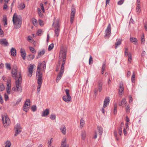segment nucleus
I'll return each mask as SVG.
<instances>
[{
    "label": "nucleus",
    "instance_id": "f3484780",
    "mask_svg": "<svg viewBox=\"0 0 147 147\" xmlns=\"http://www.w3.org/2000/svg\"><path fill=\"white\" fill-rule=\"evenodd\" d=\"M59 20L57 19L56 20V22L55 24L54 22L53 24V25L54 26L55 28H60V24L59 23Z\"/></svg>",
    "mask_w": 147,
    "mask_h": 147
},
{
    "label": "nucleus",
    "instance_id": "e433bc0d",
    "mask_svg": "<svg viewBox=\"0 0 147 147\" xmlns=\"http://www.w3.org/2000/svg\"><path fill=\"white\" fill-rule=\"evenodd\" d=\"M5 66L6 68L8 70H10L11 69V67L10 64L8 63H6Z\"/></svg>",
    "mask_w": 147,
    "mask_h": 147
},
{
    "label": "nucleus",
    "instance_id": "6e6d98bb",
    "mask_svg": "<svg viewBox=\"0 0 147 147\" xmlns=\"http://www.w3.org/2000/svg\"><path fill=\"white\" fill-rule=\"evenodd\" d=\"M93 62L92 58L91 56H90V58L89 59V64H90L92 63Z\"/></svg>",
    "mask_w": 147,
    "mask_h": 147
},
{
    "label": "nucleus",
    "instance_id": "c85d7f7f",
    "mask_svg": "<svg viewBox=\"0 0 147 147\" xmlns=\"http://www.w3.org/2000/svg\"><path fill=\"white\" fill-rule=\"evenodd\" d=\"M25 5L24 4L21 3L18 6V8L22 10L25 8Z\"/></svg>",
    "mask_w": 147,
    "mask_h": 147
},
{
    "label": "nucleus",
    "instance_id": "4be33fe9",
    "mask_svg": "<svg viewBox=\"0 0 147 147\" xmlns=\"http://www.w3.org/2000/svg\"><path fill=\"white\" fill-rule=\"evenodd\" d=\"M71 97L70 99H68V97L66 96V95L63 96V100L66 102H69L71 100Z\"/></svg>",
    "mask_w": 147,
    "mask_h": 147
},
{
    "label": "nucleus",
    "instance_id": "9b49d317",
    "mask_svg": "<svg viewBox=\"0 0 147 147\" xmlns=\"http://www.w3.org/2000/svg\"><path fill=\"white\" fill-rule=\"evenodd\" d=\"M30 102V100L29 99H26L24 105L23 109L26 112H27L28 110V108L29 107L28 106H30V104L29 103Z\"/></svg>",
    "mask_w": 147,
    "mask_h": 147
},
{
    "label": "nucleus",
    "instance_id": "cd10ccee",
    "mask_svg": "<svg viewBox=\"0 0 147 147\" xmlns=\"http://www.w3.org/2000/svg\"><path fill=\"white\" fill-rule=\"evenodd\" d=\"M65 92L66 94V96L68 97V99H70L71 96H70L69 93V90L68 89H66Z\"/></svg>",
    "mask_w": 147,
    "mask_h": 147
},
{
    "label": "nucleus",
    "instance_id": "052dcab7",
    "mask_svg": "<svg viewBox=\"0 0 147 147\" xmlns=\"http://www.w3.org/2000/svg\"><path fill=\"white\" fill-rule=\"evenodd\" d=\"M53 139L52 138H51L50 141H49L48 142V144H49V147H51V140ZM52 147H53V146H52Z\"/></svg>",
    "mask_w": 147,
    "mask_h": 147
},
{
    "label": "nucleus",
    "instance_id": "338daca9",
    "mask_svg": "<svg viewBox=\"0 0 147 147\" xmlns=\"http://www.w3.org/2000/svg\"><path fill=\"white\" fill-rule=\"evenodd\" d=\"M3 21L4 22H7V18L6 16H3Z\"/></svg>",
    "mask_w": 147,
    "mask_h": 147
},
{
    "label": "nucleus",
    "instance_id": "7c9ffc66",
    "mask_svg": "<svg viewBox=\"0 0 147 147\" xmlns=\"http://www.w3.org/2000/svg\"><path fill=\"white\" fill-rule=\"evenodd\" d=\"M21 56L22 57L23 59H25V57L26 55V53L25 51H21Z\"/></svg>",
    "mask_w": 147,
    "mask_h": 147
},
{
    "label": "nucleus",
    "instance_id": "6ab92c4d",
    "mask_svg": "<svg viewBox=\"0 0 147 147\" xmlns=\"http://www.w3.org/2000/svg\"><path fill=\"white\" fill-rule=\"evenodd\" d=\"M10 52L11 55L15 56L16 55V51L14 48L12 47L11 49Z\"/></svg>",
    "mask_w": 147,
    "mask_h": 147
},
{
    "label": "nucleus",
    "instance_id": "bb28decb",
    "mask_svg": "<svg viewBox=\"0 0 147 147\" xmlns=\"http://www.w3.org/2000/svg\"><path fill=\"white\" fill-rule=\"evenodd\" d=\"M60 28H55V36H58L59 34Z\"/></svg>",
    "mask_w": 147,
    "mask_h": 147
},
{
    "label": "nucleus",
    "instance_id": "7ed1b4c3",
    "mask_svg": "<svg viewBox=\"0 0 147 147\" xmlns=\"http://www.w3.org/2000/svg\"><path fill=\"white\" fill-rule=\"evenodd\" d=\"M12 20L16 28H18L20 27L22 24L21 20L18 17L16 13H14L13 15Z\"/></svg>",
    "mask_w": 147,
    "mask_h": 147
},
{
    "label": "nucleus",
    "instance_id": "bf43d9fd",
    "mask_svg": "<svg viewBox=\"0 0 147 147\" xmlns=\"http://www.w3.org/2000/svg\"><path fill=\"white\" fill-rule=\"evenodd\" d=\"M105 65L106 63L105 62H104L103 63L102 67V69H105Z\"/></svg>",
    "mask_w": 147,
    "mask_h": 147
},
{
    "label": "nucleus",
    "instance_id": "4d7b16f0",
    "mask_svg": "<svg viewBox=\"0 0 147 147\" xmlns=\"http://www.w3.org/2000/svg\"><path fill=\"white\" fill-rule=\"evenodd\" d=\"M9 98L8 96L6 94L4 95V99L5 101H7Z\"/></svg>",
    "mask_w": 147,
    "mask_h": 147
},
{
    "label": "nucleus",
    "instance_id": "a19ab883",
    "mask_svg": "<svg viewBox=\"0 0 147 147\" xmlns=\"http://www.w3.org/2000/svg\"><path fill=\"white\" fill-rule=\"evenodd\" d=\"M131 81L132 82H134L135 81V75L134 72L131 77Z\"/></svg>",
    "mask_w": 147,
    "mask_h": 147
},
{
    "label": "nucleus",
    "instance_id": "79ce46f5",
    "mask_svg": "<svg viewBox=\"0 0 147 147\" xmlns=\"http://www.w3.org/2000/svg\"><path fill=\"white\" fill-rule=\"evenodd\" d=\"M4 90V87L2 84H0V91H2Z\"/></svg>",
    "mask_w": 147,
    "mask_h": 147
},
{
    "label": "nucleus",
    "instance_id": "f704fd0d",
    "mask_svg": "<svg viewBox=\"0 0 147 147\" xmlns=\"http://www.w3.org/2000/svg\"><path fill=\"white\" fill-rule=\"evenodd\" d=\"M141 11L140 7V6H137L136 8V11L138 14L140 13Z\"/></svg>",
    "mask_w": 147,
    "mask_h": 147
},
{
    "label": "nucleus",
    "instance_id": "a18cd8bd",
    "mask_svg": "<svg viewBox=\"0 0 147 147\" xmlns=\"http://www.w3.org/2000/svg\"><path fill=\"white\" fill-rule=\"evenodd\" d=\"M130 108L129 105H128L126 108V112L127 113H128L129 112V110Z\"/></svg>",
    "mask_w": 147,
    "mask_h": 147
},
{
    "label": "nucleus",
    "instance_id": "39448f33",
    "mask_svg": "<svg viewBox=\"0 0 147 147\" xmlns=\"http://www.w3.org/2000/svg\"><path fill=\"white\" fill-rule=\"evenodd\" d=\"M46 64L44 61L42 63H39L38 65L37 69L36 71L37 72H40L41 69H42L43 70H45L46 69Z\"/></svg>",
    "mask_w": 147,
    "mask_h": 147
},
{
    "label": "nucleus",
    "instance_id": "c756f323",
    "mask_svg": "<svg viewBox=\"0 0 147 147\" xmlns=\"http://www.w3.org/2000/svg\"><path fill=\"white\" fill-rule=\"evenodd\" d=\"M130 40L131 42H135V44H136L137 43V39L135 38H133L132 37H130Z\"/></svg>",
    "mask_w": 147,
    "mask_h": 147
},
{
    "label": "nucleus",
    "instance_id": "3c124183",
    "mask_svg": "<svg viewBox=\"0 0 147 147\" xmlns=\"http://www.w3.org/2000/svg\"><path fill=\"white\" fill-rule=\"evenodd\" d=\"M38 22L40 26H43L44 25L43 22L40 19H39Z\"/></svg>",
    "mask_w": 147,
    "mask_h": 147
},
{
    "label": "nucleus",
    "instance_id": "e2e57ef3",
    "mask_svg": "<svg viewBox=\"0 0 147 147\" xmlns=\"http://www.w3.org/2000/svg\"><path fill=\"white\" fill-rule=\"evenodd\" d=\"M4 5L3 7V9H7L8 7V6H7V5L6 4H5V3H4Z\"/></svg>",
    "mask_w": 147,
    "mask_h": 147
},
{
    "label": "nucleus",
    "instance_id": "6e6552de",
    "mask_svg": "<svg viewBox=\"0 0 147 147\" xmlns=\"http://www.w3.org/2000/svg\"><path fill=\"white\" fill-rule=\"evenodd\" d=\"M36 77L38 78L37 83L38 85L41 86L42 82V74L41 73L36 72Z\"/></svg>",
    "mask_w": 147,
    "mask_h": 147
},
{
    "label": "nucleus",
    "instance_id": "b1692460",
    "mask_svg": "<svg viewBox=\"0 0 147 147\" xmlns=\"http://www.w3.org/2000/svg\"><path fill=\"white\" fill-rule=\"evenodd\" d=\"M98 131L99 132V134L100 136H101L103 132V129L102 128L99 126H97Z\"/></svg>",
    "mask_w": 147,
    "mask_h": 147
},
{
    "label": "nucleus",
    "instance_id": "72a5a7b5",
    "mask_svg": "<svg viewBox=\"0 0 147 147\" xmlns=\"http://www.w3.org/2000/svg\"><path fill=\"white\" fill-rule=\"evenodd\" d=\"M35 57V56L33 55H29V56L28 57V60L31 61Z\"/></svg>",
    "mask_w": 147,
    "mask_h": 147
},
{
    "label": "nucleus",
    "instance_id": "c9c22d12",
    "mask_svg": "<svg viewBox=\"0 0 147 147\" xmlns=\"http://www.w3.org/2000/svg\"><path fill=\"white\" fill-rule=\"evenodd\" d=\"M54 45L53 43H52L50 44L49 46L48 50L49 51H51L53 48Z\"/></svg>",
    "mask_w": 147,
    "mask_h": 147
},
{
    "label": "nucleus",
    "instance_id": "2f4dec72",
    "mask_svg": "<svg viewBox=\"0 0 147 147\" xmlns=\"http://www.w3.org/2000/svg\"><path fill=\"white\" fill-rule=\"evenodd\" d=\"M85 123V122L83 119L82 118H81L80 121V127H83Z\"/></svg>",
    "mask_w": 147,
    "mask_h": 147
},
{
    "label": "nucleus",
    "instance_id": "8fccbe9b",
    "mask_svg": "<svg viewBox=\"0 0 147 147\" xmlns=\"http://www.w3.org/2000/svg\"><path fill=\"white\" fill-rule=\"evenodd\" d=\"M40 7L42 11L44 12L45 11V9L42 3H41L40 4Z\"/></svg>",
    "mask_w": 147,
    "mask_h": 147
},
{
    "label": "nucleus",
    "instance_id": "0e129e2a",
    "mask_svg": "<svg viewBox=\"0 0 147 147\" xmlns=\"http://www.w3.org/2000/svg\"><path fill=\"white\" fill-rule=\"evenodd\" d=\"M141 43L142 44H143L144 43V41H145V39H144V38H142V37H141Z\"/></svg>",
    "mask_w": 147,
    "mask_h": 147
},
{
    "label": "nucleus",
    "instance_id": "a878e982",
    "mask_svg": "<svg viewBox=\"0 0 147 147\" xmlns=\"http://www.w3.org/2000/svg\"><path fill=\"white\" fill-rule=\"evenodd\" d=\"M45 53V51L43 50L39 52L38 53V55L36 57V59H38L40 58L41 56L42 55L44 54Z\"/></svg>",
    "mask_w": 147,
    "mask_h": 147
},
{
    "label": "nucleus",
    "instance_id": "f03ea898",
    "mask_svg": "<svg viewBox=\"0 0 147 147\" xmlns=\"http://www.w3.org/2000/svg\"><path fill=\"white\" fill-rule=\"evenodd\" d=\"M19 77H18V79L16 81V88H12V90L15 91L21 92L22 91L21 87V82L22 81V78L21 73H19Z\"/></svg>",
    "mask_w": 147,
    "mask_h": 147
},
{
    "label": "nucleus",
    "instance_id": "f257e3e1",
    "mask_svg": "<svg viewBox=\"0 0 147 147\" xmlns=\"http://www.w3.org/2000/svg\"><path fill=\"white\" fill-rule=\"evenodd\" d=\"M66 56V49L64 48L61 47L60 51L59 62H60V61H62V63L60 72L57 78L56 81L57 82H58L61 79L63 73Z\"/></svg>",
    "mask_w": 147,
    "mask_h": 147
},
{
    "label": "nucleus",
    "instance_id": "58836bf2",
    "mask_svg": "<svg viewBox=\"0 0 147 147\" xmlns=\"http://www.w3.org/2000/svg\"><path fill=\"white\" fill-rule=\"evenodd\" d=\"M50 118L52 120H54L56 118V116L54 114H52L50 117Z\"/></svg>",
    "mask_w": 147,
    "mask_h": 147
},
{
    "label": "nucleus",
    "instance_id": "1a4fd4ad",
    "mask_svg": "<svg viewBox=\"0 0 147 147\" xmlns=\"http://www.w3.org/2000/svg\"><path fill=\"white\" fill-rule=\"evenodd\" d=\"M111 24H109L108 26L107 27V28L105 31V37H107L108 38H109L111 34Z\"/></svg>",
    "mask_w": 147,
    "mask_h": 147
},
{
    "label": "nucleus",
    "instance_id": "9d476101",
    "mask_svg": "<svg viewBox=\"0 0 147 147\" xmlns=\"http://www.w3.org/2000/svg\"><path fill=\"white\" fill-rule=\"evenodd\" d=\"M71 11V12L70 17V22L72 24L74 20V17L76 13L75 9L73 6L72 7Z\"/></svg>",
    "mask_w": 147,
    "mask_h": 147
},
{
    "label": "nucleus",
    "instance_id": "f8f14e48",
    "mask_svg": "<svg viewBox=\"0 0 147 147\" xmlns=\"http://www.w3.org/2000/svg\"><path fill=\"white\" fill-rule=\"evenodd\" d=\"M19 73H20L21 74L20 72H19L18 73L19 76H18L17 69H13L11 71V73L13 77L15 78V79H16L17 78H18V77H19Z\"/></svg>",
    "mask_w": 147,
    "mask_h": 147
},
{
    "label": "nucleus",
    "instance_id": "5701e85b",
    "mask_svg": "<svg viewBox=\"0 0 147 147\" xmlns=\"http://www.w3.org/2000/svg\"><path fill=\"white\" fill-rule=\"evenodd\" d=\"M121 41L120 39H119L118 40H117V42L115 43V49H116L118 46L121 44Z\"/></svg>",
    "mask_w": 147,
    "mask_h": 147
},
{
    "label": "nucleus",
    "instance_id": "4468645a",
    "mask_svg": "<svg viewBox=\"0 0 147 147\" xmlns=\"http://www.w3.org/2000/svg\"><path fill=\"white\" fill-rule=\"evenodd\" d=\"M0 44L5 46L8 45V43L7 40L5 39H0Z\"/></svg>",
    "mask_w": 147,
    "mask_h": 147
},
{
    "label": "nucleus",
    "instance_id": "a211bd4d",
    "mask_svg": "<svg viewBox=\"0 0 147 147\" xmlns=\"http://www.w3.org/2000/svg\"><path fill=\"white\" fill-rule=\"evenodd\" d=\"M124 89L123 86V84H120L119 86V95H122V92L124 91Z\"/></svg>",
    "mask_w": 147,
    "mask_h": 147
},
{
    "label": "nucleus",
    "instance_id": "dca6fc26",
    "mask_svg": "<svg viewBox=\"0 0 147 147\" xmlns=\"http://www.w3.org/2000/svg\"><path fill=\"white\" fill-rule=\"evenodd\" d=\"M49 113V109H46L44 110L41 115L42 117H45Z\"/></svg>",
    "mask_w": 147,
    "mask_h": 147
},
{
    "label": "nucleus",
    "instance_id": "393cba45",
    "mask_svg": "<svg viewBox=\"0 0 147 147\" xmlns=\"http://www.w3.org/2000/svg\"><path fill=\"white\" fill-rule=\"evenodd\" d=\"M128 57V63L129 64L131 63L132 59L131 54V53H129Z\"/></svg>",
    "mask_w": 147,
    "mask_h": 147
},
{
    "label": "nucleus",
    "instance_id": "49530a36",
    "mask_svg": "<svg viewBox=\"0 0 147 147\" xmlns=\"http://www.w3.org/2000/svg\"><path fill=\"white\" fill-rule=\"evenodd\" d=\"M4 33L3 31L1 29L0 30V36L3 37L4 35Z\"/></svg>",
    "mask_w": 147,
    "mask_h": 147
},
{
    "label": "nucleus",
    "instance_id": "4c0bfd02",
    "mask_svg": "<svg viewBox=\"0 0 147 147\" xmlns=\"http://www.w3.org/2000/svg\"><path fill=\"white\" fill-rule=\"evenodd\" d=\"M32 22L33 24L35 26H36L37 25V23L36 19L34 18L33 19H32Z\"/></svg>",
    "mask_w": 147,
    "mask_h": 147
},
{
    "label": "nucleus",
    "instance_id": "0eeeda50",
    "mask_svg": "<svg viewBox=\"0 0 147 147\" xmlns=\"http://www.w3.org/2000/svg\"><path fill=\"white\" fill-rule=\"evenodd\" d=\"M110 101V98L108 97H106L105 98L104 102L103 107L102 108V111L103 113H105V110L104 108L107 107L109 105Z\"/></svg>",
    "mask_w": 147,
    "mask_h": 147
},
{
    "label": "nucleus",
    "instance_id": "2eb2a0df",
    "mask_svg": "<svg viewBox=\"0 0 147 147\" xmlns=\"http://www.w3.org/2000/svg\"><path fill=\"white\" fill-rule=\"evenodd\" d=\"M61 131L63 134H65L66 133V129L65 126L62 125L60 127Z\"/></svg>",
    "mask_w": 147,
    "mask_h": 147
},
{
    "label": "nucleus",
    "instance_id": "ea45409f",
    "mask_svg": "<svg viewBox=\"0 0 147 147\" xmlns=\"http://www.w3.org/2000/svg\"><path fill=\"white\" fill-rule=\"evenodd\" d=\"M126 103V99L125 98L122 99L121 101V104L122 105H125Z\"/></svg>",
    "mask_w": 147,
    "mask_h": 147
},
{
    "label": "nucleus",
    "instance_id": "20e7f679",
    "mask_svg": "<svg viewBox=\"0 0 147 147\" xmlns=\"http://www.w3.org/2000/svg\"><path fill=\"white\" fill-rule=\"evenodd\" d=\"M15 134L14 136H17L22 131V127L19 123H17L15 126Z\"/></svg>",
    "mask_w": 147,
    "mask_h": 147
},
{
    "label": "nucleus",
    "instance_id": "603ef678",
    "mask_svg": "<svg viewBox=\"0 0 147 147\" xmlns=\"http://www.w3.org/2000/svg\"><path fill=\"white\" fill-rule=\"evenodd\" d=\"M11 86L10 81H7V87H11Z\"/></svg>",
    "mask_w": 147,
    "mask_h": 147
},
{
    "label": "nucleus",
    "instance_id": "37998d69",
    "mask_svg": "<svg viewBox=\"0 0 147 147\" xmlns=\"http://www.w3.org/2000/svg\"><path fill=\"white\" fill-rule=\"evenodd\" d=\"M29 49L30 51L33 53H36V51H35L34 48L32 47H30Z\"/></svg>",
    "mask_w": 147,
    "mask_h": 147
},
{
    "label": "nucleus",
    "instance_id": "13d9d810",
    "mask_svg": "<svg viewBox=\"0 0 147 147\" xmlns=\"http://www.w3.org/2000/svg\"><path fill=\"white\" fill-rule=\"evenodd\" d=\"M3 102L2 96L0 94V102L1 104L3 103Z\"/></svg>",
    "mask_w": 147,
    "mask_h": 147
},
{
    "label": "nucleus",
    "instance_id": "09e8293b",
    "mask_svg": "<svg viewBox=\"0 0 147 147\" xmlns=\"http://www.w3.org/2000/svg\"><path fill=\"white\" fill-rule=\"evenodd\" d=\"M6 90L8 94H10L11 87H7Z\"/></svg>",
    "mask_w": 147,
    "mask_h": 147
},
{
    "label": "nucleus",
    "instance_id": "aec40b11",
    "mask_svg": "<svg viewBox=\"0 0 147 147\" xmlns=\"http://www.w3.org/2000/svg\"><path fill=\"white\" fill-rule=\"evenodd\" d=\"M66 139L64 138L61 144V147H68L66 146Z\"/></svg>",
    "mask_w": 147,
    "mask_h": 147
},
{
    "label": "nucleus",
    "instance_id": "de8ad7c7",
    "mask_svg": "<svg viewBox=\"0 0 147 147\" xmlns=\"http://www.w3.org/2000/svg\"><path fill=\"white\" fill-rule=\"evenodd\" d=\"M42 32V30H40V29L39 30L37 31V32H36V34L38 36L40 35Z\"/></svg>",
    "mask_w": 147,
    "mask_h": 147
},
{
    "label": "nucleus",
    "instance_id": "473e14b6",
    "mask_svg": "<svg viewBox=\"0 0 147 147\" xmlns=\"http://www.w3.org/2000/svg\"><path fill=\"white\" fill-rule=\"evenodd\" d=\"M5 144V147H10L11 145V143L9 141H7Z\"/></svg>",
    "mask_w": 147,
    "mask_h": 147
},
{
    "label": "nucleus",
    "instance_id": "412c9836",
    "mask_svg": "<svg viewBox=\"0 0 147 147\" xmlns=\"http://www.w3.org/2000/svg\"><path fill=\"white\" fill-rule=\"evenodd\" d=\"M81 139L82 140H84L86 137V132L85 130L82 131L81 133Z\"/></svg>",
    "mask_w": 147,
    "mask_h": 147
},
{
    "label": "nucleus",
    "instance_id": "864d4df0",
    "mask_svg": "<svg viewBox=\"0 0 147 147\" xmlns=\"http://www.w3.org/2000/svg\"><path fill=\"white\" fill-rule=\"evenodd\" d=\"M124 0H120L118 2V4L119 5H122L124 2Z\"/></svg>",
    "mask_w": 147,
    "mask_h": 147
},
{
    "label": "nucleus",
    "instance_id": "680f3d73",
    "mask_svg": "<svg viewBox=\"0 0 147 147\" xmlns=\"http://www.w3.org/2000/svg\"><path fill=\"white\" fill-rule=\"evenodd\" d=\"M129 102L130 103L132 101V98L131 96H130L129 97Z\"/></svg>",
    "mask_w": 147,
    "mask_h": 147
},
{
    "label": "nucleus",
    "instance_id": "774afa93",
    "mask_svg": "<svg viewBox=\"0 0 147 147\" xmlns=\"http://www.w3.org/2000/svg\"><path fill=\"white\" fill-rule=\"evenodd\" d=\"M145 53L146 52L145 51H143L141 53V56L142 57H144L145 55Z\"/></svg>",
    "mask_w": 147,
    "mask_h": 147
},
{
    "label": "nucleus",
    "instance_id": "69168bd1",
    "mask_svg": "<svg viewBox=\"0 0 147 147\" xmlns=\"http://www.w3.org/2000/svg\"><path fill=\"white\" fill-rule=\"evenodd\" d=\"M119 134L121 136L122 134V129L121 128L119 129Z\"/></svg>",
    "mask_w": 147,
    "mask_h": 147
},
{
    "label": "nucleus",
    "instance_id": "5fc2aeb1",
    "mask_svg": "<svg viewBox=\"0 0 147 147\" xmlns=\"http://www.w3.org/2000/svg\"><path fill=\"white\" fill-rule=\"evenodd\" d=\"M41 85H38L37 89V92L39 93L40 92V88H41Z\"/></svg>",
    "mask_w": 147,
    "mask_h": 147
},
{
    "label": "nucleus",
    "instance_id": "ddd939ff",
    "mask_svg": "<svg viewBox=\"0 0 147 147\" xmlns=\"http://www.w3.org/2000/svg\"><path fill=\"white\" fill-rule=\"evenodd\" d=\"M33 68V65L31 64L30 65V67L28 69V72L27 74L30 77H31L32 76Z\"/></svg>",
    "mask_w": 147,
    "mask_h": 147
},
{
    "label": "nucleus",
    "instance_id": "c03bdc74",
    "mask_svg": "<svg viewBox=\"0 0 147 147\" xmlns=\"http://www.w3.org/2000/svg\"><path fill=\"white\" fill-rule=\"evenodd\" d=\"M31 109L32 110L33 112L36 111V106L35 105L32 106L31 107Z\"/></svg>",
    "mask_w": 147,
    "mask_h": 147
},
{
    "label": "nucleus",
    "instance_id": "423d86ee",
    "mask_svg": "<svg viewBox=\"0 0 147 147\" xmlns=\"http://www.w3.org/2000/svg\"><path fill=\"white\" fill-rule=\"evenodd\" d=\"M2 117L3 124L4 127L7 126L10 124V120L8 117L7 116L3 117V116H2Z\"/></svg>",
    "mask_w": 147,
    "mask_h": 147
}]
</instances>
